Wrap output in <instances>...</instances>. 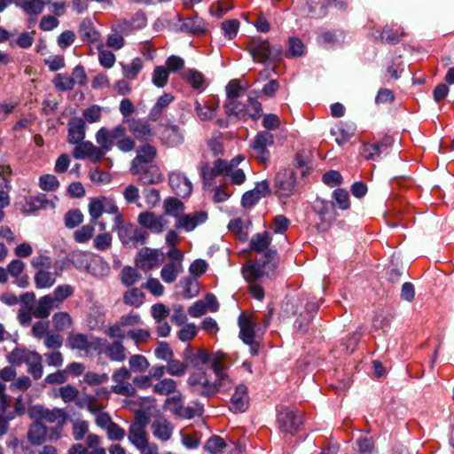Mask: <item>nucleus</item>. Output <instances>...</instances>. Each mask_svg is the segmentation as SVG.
<instances>
[{
    "label": "nucleus",
    "instance_id": "nucleus-1",
    "mask_svg": "<svg viewBox=\"0 0 454 454\" xmlns=\"http://www.w3.org/2000/svg\"><path fill=\"white\" fill-rule=\"evenodd\" d=\"M271 236L269 232L263 231L254 234L249 242L252 251L264 254V261L262 264L248 262L242 268V276L247 283V288L251 295L259 301L264 298V290L262 282L268 277L278 264L277 250L270 247Z\"/></svg>",
    "mask_w": 454,
    "mask_h": 454
},
{
    "label": "nucleus",
    "instance_id": "nucleus-2",
    "mask_svg": "<svg viewBox=\"0 0 454 454\" xmlns=\"http://www.w3.org/2000/svg\"><path fill=\"white\" fill-rule=\"evenodd\" d=\"M95 138L97 144L104 148L106 153L111 151L114 145H116L123 153L131 152L136 147L134 138L127 135V129L121 124L112 129L100 128L97 131Z\"/></svg>",
    "mask_w": 454,
    "mask_h": 454
},
{
    "label": "nucleus",
    "instance_id": "nucleus-3",
    "mask_svg": "<svg viewBox=\"0 0 454 454\" xmlns=\"http://www.w3.org/2000/svg\"><path fill=\"white\" fill-rule=\"evenodd\" d=\"M114 215V224L123 223V215L121 213L116 201L112 197L98 196L91 198L89 203V214L92 224H98L101 231H105L106 223L105 222H98L104 214Z\"/></svg>",
    "mask_w": 454,
    "mask_h": 454
},
{
    "label": "nucleus",
    "instance_id": "nucleus-4",
    "mask_svg": "<svg viewBox=\"0 0 454 454\" xmlns=\"http://www.w3.org/2000/svg\"><path fill=\"white\" fill-rule=\"evenodd\" d=\"M113 231L117 232L121 244L128 247H137L148 239V233L133 223L113 224Z\"/></svg>",
    "mask_w": 454,
    "mask_h": 454
},
{
    "label": "nucleus",
    "instance_id": "nucleus-5",
    "mask_svg": "<svg viewBox=\"0 0 454 454\" xmlns=\"http://www.w3.org/2000/svg\"><path fill=\"white\" fill-rule=\"evenodd\" d=\"M169 28L174 32L188 33L200 35L207 32V24L203 19L194 16L184 18L180 14L168 21Z\"/></svg>",
    "mask_w": 454,
    "mask_h": 454
},
{
    "label": "nucleus",
    "instance_id": "nucleus-6",
    "mask_svg": "<svg viewBox=\"0 0 454 454\" xmlns=\"http://www.w3.org/2000/svg\"><path fill=\"white\" fill-rule=\"evenodd\" d=\"M67 345L71 349H76L88 355L92 351L100 353L105 346V341L92 335L71 333L67 339Z\"/></svg>",
    "mask_w": 454,
    "mask_h": 454
},
{
    "label": "nucleus",
    "instance_id": "nucleus-7",
    "mask_svg": "<svg viewBox=\"0 0 454 454\" xmlns=\"http://www.w3.org/2000/svg\"><path fill=\"white\" fill-rule=\"evenodd\" d=\"M249 164L243 155H237L228 160L225 177L232 185L240 186L247 181V173L249 172Z\"/></svg>",
    "mask_w": 454,
    "mask_h": 454
},
{
    "label": "nucleus",
    "instance_id": "nucleus-8",
    "mask_svg": "<svg viewBox=\"0 0 454 454\" xmlns=\"http://www.w3.org/2000/svg\"><path fill=\"white\" fill-rule=\"evenodd\" d=\"M163 252L157 248L143 247L135 258L137 268L143 271H149L159 267L164 261Z\"/></svg>",
    "mask_w": 454,
    "mask_h": 454
},
{
    "label": "nucleus",
    "instance_id": "nucleus-9",
    "mask_svg": "<svg viewBox=\"0 0 454 454\" xmlns=\"http://www.w3.org/2000/svg\"><path fill=\"white\" fill-rule=\"evenodd\" d=\"M275 192L279 198H289L297 192L296 176L292 169H282L275 177Z\"/></svg>",
    "mask_w": 454,
    "mask_h": 454
},
{
    "label": "nucleus",
    "instance_id": "nucleus-10",
    "mask_svg": "<svg viewBox=\"0 0 454 454\" xmlns=\"http://www.w3.org/2000/svg\"><path fill=\"white\" fill-rule=\"evenodd\" d=\"M188 383L193 392L205 396H210L217 393L216 381L211 380L208 374L202 371L193 372L188 379Z\"/></svg>",
    "mask_w": 454,
    "mask_h": 454
},
{
    "label": "nucleus",
    "instance_id": "nucleus-11",
    "mask_svg": "<svg viewBox=\"0 0 454 454\" xmlns=\"http://www.w3.org/2000/svg\"><path fill=\"white\" fill-rule=\"evenodd\" d=\"M148 423L149 417L144 412H139L137 413L135 421L129 427L128 440L136 449L149 440L146 432Z\"/></svg>",
    "mask_w": 454,
    "mask_h": 454
},
{
    "label": "nucleus",
    "instance_id": "nucleus-12",
    "mask_svg": "<svg viewBox=\"0 0 454 454\" xmlns=\"http://www.w3.org/2000/svg\"><path fill=\"white\" fill-rule=\"evenodd\" d=\"M131 378V372L126 367H121L114 372L112 375L114 385L112 387L114 393L132 397L136 394L135 387L129 381Z\"/></svg>",
    "mask_w": 454,
    "mask_h": 454
},
{
    "label": "nucleus",
    "instance_id": "nucleus-13",
    "mask_svg": "<svg viewBox=\"0 0 454 454\" xmlns=\"http://www.w3.org/2000/svg\"><path fill=\"white\" fill-rule=\"evenodd\" d=\"M137 223L153 233L160 234L168 227V220L165 215H156L152 211H145L138 215Z\"/></svg>",
    "mask_w": 454,
    "mask_h": 454
},
{
    "label": "nucleus",
    "instance_id": "nucleus-14",
    "mask_svg": "<svg viewBox=\"0 0 454 454\" xmlns=\"http://www.w3.org/2000/svg\"><path fill=\"white\" fill-rule=\"evenodd\" d=\"M29 415L32 419L39 420L38 422L45 423H60L66 420V413L62 409L54 408L52 410L43 408V406H33L29 410Z\"/></svg>",
    "mask_w": 454,
    "mask_h": 454
},
{
    "label": "nucleus",
    "instance_id": "nucleus-15",
    "mask_svg": "<svg viewBox=\"0 0 454 454\" xmlns=\"http://www.w3.org/2000/svg\"><path fill=\"white\" fill-rule=\"evenodd\" d=\"M228 160L218 159L212 165L207 163L202 164L200 167L201 177L205 186H212L215 179L220 176H226Z\"/></svg>",
    "mask_w": 454,
    "mask_h": 454
},
{
    "label": "nucleus",
    "instance_id": "nucleus-16",
    "mask_svg": "<svg viewBox=\"0 0 454 454\" xmlns=\"http://www.w3.org/2000/svg\"><path fill=\"white\" fill-rule=\"evenodd\" d=\"M277 422L283 432L293 433L301 426L302 419L301 413L297 411L282 408L278 414Z\"/></svg>",
    "mask_w": 454,
    "mask_h": 454
},
{
    "label": "nucleus",
    "instance_id": "nucleus-17",
    "mask_svg": "<svg viewBox=\"0 0 454 454\" xmlns=\"http://www.w3.org/2000/svg\"><path fill=\"white\" fill-rule=\"evenodd\" d=\"M273 143L274 137L272 134L268 131H261L256 134L250 146L256 158L262 162H266L270 158L268 148L271 146Z\"/></svg>",
    "mask_w": 454,
    "mask_h": 454
},
{
    "label": "nucleus",
    "instance_id": "nucleus-18",
    "mask_svg": "<svg viewBox=\"0 0 454 454\" xmlns=\"http://www.w3.org/2000/svg\"><path fill=\"white\" fill-rule=\"evenodd\" d=\"M157 156V149L155 146L145 144L139 146L137 150L136 157L130 163L129 172L138 173L140 167L150 165Z\"/></svg>",
    "mask_w": 454,
    "mask_h": 454
},
{
    "label": "nucleus",
    "instance_id": "nucleus-19",
    "mask_svg": "<svg viewBox=\"0 0 454 454\" xmlns=\"http://www.w3.org/2000/svg\"><path fill=\"white\" fill-rule=\"evenodd\" d=\"M106 153V151L100 145L96 146L89 141H82L73 152L74 157L75 159L82 160L89 158L93 162L101 160Z\"/></svg>",
    "mask_w": 454,
    "mask_h": 454
},
{
    "label": "nucleus",
    "instance_id": "nucleus-20",
    "mask_svg": "<svg viewBox=\"0 0 454 454\" xmlns=\"http://www.w3.org/2000/svg\"><path fill=\"white\" fill-rule=\"evenodd\" d=\"M168 183L177 196L186 198L192 194V184L183 173L172 171L168 175Z\"/></svg>",
    "mask_w": 454,
    "mask_h": 454
},
{
    "label": "nucleus",
    "instance_id": "nucleus-21",
    "mask_svg": "<svg viewBox=\"0 0 454 454\" xmlns=\"http://www.w3.org/2000/svg\"><path fill=\"white\" fill-rule=\"evenodd\" d=\"M207 215L205 212L200 211L193 214H182L175 223L176 229H182L185 231H193L199 224L206 222Z\"/></svg>",
    "mask_w": 454,
    "mask_h": 454
},
{
    "label": "nucleus",
    "instance_id": "nucleus-22",
    "mask_svg": "<svg viewBox=\"0 0 454 454\" xmlns=\"http://www.w3.org/2000/svg\"><path fill=\"white\" fill-rule=\"evenodd\" d=\"M160 138L168 147H176L184 143L183 130L177 125H162Z\"/></svg>",
    "mask_w": 454,
    "mask_h": 454
},
{
    "label": "nucleus",
    "instance_id": "nucleus-23",
    "mask_svg": "<svg viewBox=\"0 0 454 454\" xmlns=\"http://www.w3.org/2000/svg\"><path fill=\"white\" fill-rule=\"evenodd\" d=\"M131 174L137 176V181L143 184H156L163 180L162 173L160 168L155 164L142 166L138 173Z\"/></svg>",
    "mask_w": 454,
    "mask_h": 454
},
{
    "label": "nucleus",
    "instance_id": "nucleus-24",
    "mask_svg": "<svg viewBox=\"0 0 454 454\" xmlns=\"http://www.w3.org/2000/svg\"><path fill=\"white\" fill-rule=\"evenodd\" d=\"M128 123L129 132L138 140L145 141L153 137V130L150 123L144 119H129L124 121Z\"/></svg>",
    "mask_w": 454,
    "mask_h": 454
},
{
    "label": "nucleus",
    "instance_id": "nucleus-25",
    "mask_svg": "<svg viewBox=\"0 0 454 454\" xmlns=\"http://www.w3.org/2000/svg\"><path fill=\"white\" fill-rule=\"evenodd\" d=\"M239 327V338L244 343H253L255 340V325L254 318L245 313H241L238 320Z\"/></svg>",
    "mask_w": 454,
    "mask_h": 454
},
{
    "label": "nucleus",
    "instance_id": "nucleus-26",
    "mask_svg": "<svg viewBox=\"0 0 454 454\" xmlns=\"http://www.w3.org/2000/svg\"><path fill=\"white\" fill-rule=\"evenodd\" d=\"M390 138H385L381 142L375 144L364 143L360 148V154L365 160H376L381 153H387L390 146Z\"/></svg>",
    "mask_w": 454,
    "mask_h": 454
},
{
    "label": "nucleus",
    "instance_id": "nucleus-27",
    "mask_svg": "<svg viewBox=\"0 0 454 454\" xmlns=\"http://www.w3.org/2000/svg\"><path fill=\"white\" fill-rule=\"evenodd\" d=\"M249 398L247 387L245 385H239L231 395L230 409L234 412H243L248 408Z\"/></svg>",
    "mask_w": 454,
    "mask_h": 454
},
{
    "label": "nucleus",
    "instance_id": "nucleus-28",
    "mask_svg": "<svg viewBox=\"0 0 454 454\" xmlns=\"http://www.w3.org/2000/svg\"><path fill=\"white\" fill-rule=\"evenodd\" d=\"M165 407L174 415L186 419H192L195 414L192 408L184 407L183 405L182 395L180 394L176 396L168 398L165 401Z\"/></svg>",
    "mask_w": 454,
    "mask_h": 454
},
{
    "label": "nucleus",
    "instance_id": "nucleus-29",
    "mask_svg": "<svg viewBox=\"0 0 454 454\" xmlns=\"http://www.w3.org/2000/svg\"><path fill=\"white\" fill-rule=\"evenodd\" d=\"M68 142L79 144L85 137V121L82 118L74 117L68 121Z\"/></svg>",
    "mask_w": 454,
    "mask_h": 454
},
{
    "label": "nucleus",
    "instance_id": "nucleus-30",
    "mask_svg": "<svg viewBox=\"0 0 454 454\" xmlns=\"http://www.w3.org/2000/svg\"><path fill=\"white\" fill-rule=\"evenodd\" d=\"M173 429L172 424L163 418H158L151 425L153 435L161 442H167L171 438Z\"/></svg>",
    "mask_w": 454,
    "mask_h": 454
},
{
    "label": "nucleus",
    "instance_id": "nucleus-31",
    "mask_svg": "<svg viewBox=\"0 0 454 454\" xmlns=\"http://www.w3.org/2000/svg\"><path fill=\"white\" fill-rule=\"evenodd\" d=\"M218 107V103L213 101L200 102L196 100L194 103L196 115L202 121H211L215 116Z\"/></svg>",
    "mask_w": 454,
    "mask_h": 454
},
{
    "label": "nucleus",
    "instance_id": "nucleus-32",
    "mask_svg": "<svg viewBox=\"0 0 454 454\" xmlns=\"http://www.w3.org/2000/svg\"><path fill=\"white\" fill-rule=\"evenodd\" d=\"M61 270L51 271V270H42L35 272L34 276L36 288L45 289L51 287L56 283V278L59 276Z\"/></svg>",
    "mask_w": 454,
    "mask_h": 454
},
{
    "label": "nucleus",
    "instance_id": "nucleus-33",
    "mask_svg": "<svg viewBox=\"0 0 454 454\" xmlns=\"http://www.w3.org/2000/svg\"><path fill=\"white\" fill-rule=\"evenodd\" d=\"M232 364L230 356L223 350H216L211 354V365L215 373L225 372Z\"/></svg>",
    "mask_w": 454,
    "mask_h": 454
},
{
    "label": "nucleus",
    "instance_id": "nucleus-34",
    "mask_svg": "<svg viewBox=\"0 0 454 454\" xmlns=\"http://www.w3.org/2000/svg\"><path fill=\"white\" fill-rule=\"evenodd\" d=\"M42 362V356L35 351H31L30 354L27 356L25 364L27 365V372L32 375L35 380L42 378L43 374V367Z\"/></svg>",
    "mask_w": 454,
    "mask_h": 454
},
{
    "label": "nucleus",
    "instance_id": "nucleus-35",
    "mask_svg": "<svg viewBox=\"0 0 454 454\" xmlns=\"http://www.w3.org/2000/svg\"><path fill=\"white\" fill-rule=\"evenodd\" d=\"M251 222L248 218H234L228 223V229L234 233L239 240L246 241L248 238V226Z\"/></svg>",
    "mask_w": 454,
    "mask_h": 454
},
{
    "label": "nucleus",
    "instance_id": "nucleus-36",
    "mask_svg": "<svg viewBox=\"0 0 454 454\" xmlns=\"http://www.w3.org/2000/svg\"><path fill=\"white\" fill-rule=\"evenodd\" d=\"M174 100V97L170 93H164L160 96L154 106L150 110L148 118L151 121H158L168 106V105Z\"/></svg>",
    "mask_w": 454,
    "mask_h": 454
},
{
    "label": "nucleus",
    "instance_id": "nucleus-37",
    "mask_svg": "<svg viewBox=\"0 0 454 454\" xmlns=\"http://www.w3.org/2000/svg\"><path fill=\"white\" fill-rule=\"evenodd\" d=\"M183 78L196 90L203 91L207 86L205 75L194 69L185 71L183 74Z\"/></svg>",
    "mask_w": 454,
    "mask_h": 454
},
{
    "label": "nucleus",
    "instance_id": "nucleus-38",
    "mask_svg": "<svg viewBox=\"0 0 454 454\" xmlns=\"http://www.w3.org/2000/svg\"><path fill=\"white\" fill-rule=\"evenodd\" d=\"M54 307V299L50 295H44L39 299L32 310V314L36 318L47 317Z\"/></svg>",
    "mask_w": 454,
    "mask_h": 454
},
{
    "label": "nucleus",
    "instance_id": "nucleus-39",
    "mask_svg": "<svg viewBox=\"0 0 454 454\" xmlns=\"http://www.w3.org/2000/svg\"><path fill=\"white\" fill-rule=\"evenodd\" d=\"M147 24L146 17L142 12H137L129 20H123L120 24L122 32L129 33L145 27Z\"/></svg>",
    "mask_w": 454,
    "mask_h": 454
},
{
    "label": "nucleus",
    "instance_id": "nucleus-40",
    "mask_svg": "<svg viewBox=\"0 0 454 454\" xmlns=\"http://www.w3.org/2000/svg\"><path fill=\"white\" fill-rule=\"evenodd\" d=\"M250 53L255 61L260 63L265 62L270 56L269 43L267 41L254 43L250 46Z\"/></svg>",
    "mask_w": 454,
    "mask_h": 454
},
{
    "label": "nucleus",
    "instance_id": "nucleus-41",
    "mask_svg": "<svg viewBox=\"0 0 454 454\" xmlns=\"http://www.w3.org/2000/svg\"><path fill=\"white\" fill-rule=\"evenodd\" d=\"M122 75L125 79L135 80L144 67V62L140 58L133 59L129 63H121Z\"/></svg>",
    "mask_w": 454,
    "mask_h": 454
},
{
    "label": "nucleus",
    "instance_id": "nucleus-42",
    "mask_svg": "<svg viewBox=\"0 0 454 454\" xmlns=\"http://www.w3.org/2000/svg\"><path fill=\"white\" fill-rule=\"evenodd\" d=\"M46 427L42 422H35L27 432V439L33 445L42 444L46 436Z\"/></svg>",
    "mask_w": 454,
    "mask_h": 454
},
{
    "label": "nucleus",
    "instance_id": "nucleus-43",
    "mask_svg": "<svg viewBox=\"0 0 454 454\" xmlns=\"http://www.w3.org/2000/svg\"><path fill=\"white\" fill-rule=\"evenodd\" d=\"M163 210L165 215L173 216L176 220L184 211V204L176 198L168 197L163 202Z\"/></svg>",
    "mask_w": 454,
    "mask_h": 454
},
{
    "label": "nucleus",
    "instance_id": "nucleus-44",
    "mask_svg": "<svg viewBox=\"0 0 454 454\" xmlns=\"http://www.w3.org/2000/svg\"><path fill=\"white\" fill-rule=\"evenodd\" d=\"M105 353L111 361L122 362L126 359V348L120 341H114L106 346Z\"/></svg>",
    "mask_w": 454,
    "mask_h": 454
},
{
    "label": "nucleus",
    "instance_id": "nucleus-45",
    "mask_svg": "<svg viewBox=\"0 0 454 454\" xmlns=\"http://www.w3.org/2000/svg\"><path fill=\"white\" fill-rule=\"evenodd\" d=\"M224 110L228 116H234L239 120H247L246 106L238 99L228 100L224 105Z\"/></svg>",
    "mask_w": 454,
    "mask_h": 454
},
{
    "label": "nucleus",
    "instance_id": "nucleus-46",
    "mask_svg": "<svg viewBox=\"0 0 454 454\" xmlns=\"http://www.w3.org/2000/svg\"><path fill=\"white\" fill-rule=\"evenodd\" d=\"M184 271L183 264H165L160 270V278L167 284L175 282L177 276Z\"/></svg>",
    "mask_w": 454,
    "mask_h": 454
},
{
    "label": "nucleus",
    "instance_id": "nucleus-47",
    "mask_svg": "<svg viewBox=\"0 0 454 454\" xmlns=\"http://www.w3.org/2000/svg\"><path fill=\"white\" fill-rule=\"evenodd\" d=\"M19 5L27 16L37 17L43 12L45 2L43 0H24Z\"/></svg>",
    "mask_w": 454,
    "mask_h": 454
},
{
    "label": "nucleus",
    "instance_id": "nucleus-48",
    "mask_svg": "<svg viewBox=\"0 0 454 454\" xmlns=\"http://www.w3.org/2000/svg\"><path fill=\"white\" fill-rule=\"evenodd\" d=\"M144 301L145 294L137 287L129 289L123 294V302L127 305L138 308L144 303Z\"/></svg>",
    "mask_w": 454,
    "mask_h": 454
},
{
    "label": "nucleus",
    "instance_id": "nucleus-49",
    "mask_svg": "<svg viewBox=\"0 0 454 454\" xmlns=\"http://www.w3.org/2000/svg\"><path fill=\"white\" fill-rule=\"evenodd\" d=\"M154 394L160 395H168L176 391V382L173 379L164 378L153 385Z\"/></svg>",
    "mask_w": 454,
    "mask_h": 454
},
{
    "label": "nucleus",
    "instance_id": "nucleus-50",
    "mask_svg": "<svg viewBox=\"0 0 454 454\" xmlns=\"http://www.w3.org/2000/svg\"><path fill=\"white\" fill-rule=\"evenodd\" d=\"M97 50L98 51V60L100 66L106 69L112 68L116 62V57L114 53L109 50L105 49L103 43H99L97 46Z\"/></svg>",
    "mask_w": 454,
    "mask_h": 454
},
{
    "label": "nucleus",
    "instance_id": "nucleus-51",
    "mask_svg": "<svg viewBox=\"0 0 454 454\" xmlns=\"http://www.w3.org/2000/svg\"><path fill=\"white\" fill-rule=\"evenodd\" d=\"M141 275L137 269L131 266H125L120 272V279L125 286H131L137 283Z\"/></svg>",
    "mask_w": 454,
    "mask_h": 454
},
{
    "label": "nucleus",
    "instance_id": "nucleus-52",
    "mask_svg": "<svg viewBox=\"0 0 454 454\" xmlns=\"http://www.w3.org/2000/svg\"><path fill=\"white\" fill-rule=\"evenodd\" d=\"M404 35L405 32L402 27L394 29L388 26H386L383 28L382 33L380 35V38L382 42H386L387 43H396Z\"/></svg>",
    "mask_w": 454,
    "mask_h": 454
},
{
    "label": "nucleus",
    "instance_id": "nucleus-53",
    "mask_svg": "<svg viewBox=\"0 0 454 454\" xmlns=\"http://www.w3.org/2000/svg\"><path fill=\"white\" fill-rule=\"evenodd\" d=\"M129 371L134 372H145L150 367L148 359L142 355H131L129 358Z\"/></svg>",
    "mask_w": 454,
    "mask_h": 454
},
{
    "label": "nucleus",
    "instance_id": "nucleus-54",
    "mask_svg": "<svg viewBox=\"0 0 454 454\" xmlns=\"http://www.w3.org/2000/svg\"><path fill=\"white\" fill-rule=\"evenodd\" d=\"M187 368V364L174 358L167 362L166 365L168 374L173 377H183L186 373Z\"/></svg>",
    "mask_w": 454,
    "mask_h": 454
},
{
    "label": "nucleus",
    "instance_id": "nucleus-55",
    "mask_svg": "<svg viewBox=\"0 0 454 454\" xmlns=\"http://www.w3.org/2000/svg\"><path fill=\"white\" fill-rule=\"evenodd\" d=\"M247 109V120L251 118L257 120L262 116V109L260 102L257 101L256 97L252 95V92L248 95Z\"/></svg>",
    "mask_w": 454,
    "mask_h": 454
},
{
    "label": "nucleus",
    "instance_id": "nucleus-56",
    "mask_svg": "<svg viewBox=\"0 0 454 454\" xmlns=\"http://www.w3.org/2000/svg\"><path fill=\"white\" fill-rule=\"evenodd\" d=\"M52 323L58 331H65L70 329L73 325L70 315L64 311L54 314L52 317Z\"/></svg>",
    "mask_w": 454,
    "mask_h": 454
},
{
    "label": "nucleus",
    "instance_id": "nucleus-57",
    "mask_svg": "<svg viewBox=\"0 0 454 454\" xmlns=\"http://www.w3.org/2000/svg\"><path fill=\"white\" fill-rule=\"evenodd\" d=\"M168 70L163 66H158L153 70L152 82L156 87L163 88L168 83Z\"/></svg>",
    "mask_w": 454,
    "mask_h": 454
},
{
    "label": "nucleus",
    "instance_id": "nucleus-58",
    "mask_svg": "<svg viewBox=\"0 0 454 454\" xmlns=\"http://www.w3.org/2000/svg\"><path fill=\"white\" fill-rule=\"evenodd\" d=\"M224 440L217 435L211 436L206 442L204 449L209 454H219L226 447Z\"/></svg>",
    "mask_w": 454,
    "mask_h": 454
},
{
    "label": "nucleus",
    "instance_id": "nucleus-59",
    "mask_svg": "<svg viewBox=\"0 0 454 454\" xmlns=\"http://www.w3.org/2000/svg\"><path fill=\"white\" fill-rule=\"evenodd\" d=\"M52 82L56 89L61 91L71 90L74 87V79L67 74H58Z\"/></svg>",
    "mask_w": 454,
    "mask_h": 454
},
{
    "label": "nucleus",
    "instance_id": "nucleus-60",
    "mask_svg": "<svg viewBox=\"0 0 454 454\" xmlns=\"http://www.w3.org/2000/svg\"><path fill=\"white\" fill-rule=\"evenodd\" d=\"M333 199L337 207L341 210H347L350 207L349 194L347 190L338 188L333 192Z\"/></svg>",
    "mask_w": 454,
    "mask_h": 454
},
{
    "label": "nucleus",
    "instance_id": "nucleus-61",
    "mask_svg": "<svg viewBox=\"0 0 454 454\" xmlns=\"http://www.w3.org/2000/svg\"><path fill=\"white\" fill-rule=\"evenodd\" d=\"M31 266L38 270H51L52 269V260L51 257L44 254H38L34 256L31 260Z\"/></svg>",
    "mask_w": 454,
    "mask_h": 454
},
{
    "label": "nucleus",
    "instance_id": "nucleus-62",
    "mask_svg": "<svg viewBox=\"0 0 454 454\" xmlns=\"http://www.w3.org/2000/svg\"><path fill=\"white\" fill-rule=\"evenodd\" d=\"M113 237L108 232L97 235L93 239V247L98 251H105L112 247Z\"/></svg>",
    "mask_w": 454,
    "mask_h": 454
},
{
    "label": "nucleus",
    "instance_id": "nucleus-63",
    "mask_svg": "<svg viewBox=\"0 0 454 454\" xmlns=\"http://www.w3.org/2000/svg\"><path fill=\"white\" fill-rule=\"evenodd\" d=\"M246 91L238 80H231L226 86L227 101L238 99Z\"/></svg>",
    "mask_w": 454,
    "mask_h": 454
},
{
    "label": "nucleus",
    "instance_id": "nucleus-64",
    "mask_svg": "<svg viewBox=\"0 0 454 454\" xmlns=\"http://www.w3.org/2000/svg\"><path fill=\"white\" fill-rule=\"evenodd\" d=\"M89 432V422L83 419L73 421L72 434L75 441H81Z\"/></svg>",
    "mask_w": 454,
    "mask_h": 454
}]
</instances>
